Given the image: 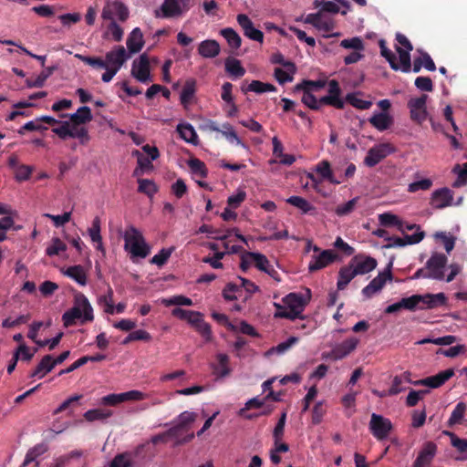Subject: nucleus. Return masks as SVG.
I'll use <instances>...</instances> for the list:
<instances>
[{"label": "nucleus", "mask_w": 467, "mask_h": 467, "mask_svg": "<svg viewBox=\"0 0 467 467\" xmlns=\"http://www.w3.org/2000/svg\"><path fill=\"white\" fill-rule=\"evenodd\" d=\"M198 414L193 411H183L178 416V421L175 425L166 431L154 435L150 442L154 445L160 442H167V438H174V446H181L191 442L195 434L192 431V424L197 420Z\"/></svg>", "instance_id": "1"}, {"label": "nucleus", "mask_w": 467, "mask_h": 467, "mask_svg": "<svg viewBox=\"0 0 467 467\" xmlns=\"http://www.w3.org/2000/svg\"><path fill=\"white\" fill-rule=\"evenodd\" d=\"M81 317L83 318L82 323L94 319L93 308L90 303L82 293L78 292L74 296V306L62 316L63 325L68 327L75 324L76 319Z\"/></svg>", "instance_id": "2"}, {"label": "nucleus", "mask_w": 467, "mask_h": 467, "mask_svg": "<svg viewBox=\"0 0 467 467\" xmlns=\"http://www.w3.org/2000/svg\"><path fill=\"white\" fill-rule=\"evenodd\" d=\"M124 248L133 257L145 258L150 253V246L146 244L140 232L133 225L129 226L124 235Z\"/></svg>", "instance_id": "3"}, {"label": "nucleus", "mask_w": 467, "mask_h": 467, "mask_svg": "<svg viewBox=\"0 0 467 467\" xmlns=\"http://www.w3.org/2000/svg\"><path fill=\"white\" fill-rule=\"evenodd\" d=\"M190 9V0H164L160 9L154 11L156 17H178Z\"/></svg>", "instance_id": "4"}, {"label": "nucleus", "mask_w": 467, "mask_h": 467, "mask_svg": "<svg viewBox=\"0 0 467 467\" xmlns=\"http://www.w3.org/2000/svg\"><path fill=\"white\" fill-rule=\"evenodd\" d=\"M392 264L389 263L387 268L380 272L369 284L362 289V294L366 298H370L376 293L379 292L388 280H392L391 273Z\"/></svg>", "instance_id": "5"}, {"label": "nucleus", "mask_w": 467, "mask_h": 467, "mask_svg": "<svg viewBox=\"0 0 467 467\" xmlns=\"http://www.w3.org/2000/svg\"><path fill=\"white\" fill-rule=\"evenodd\" d=\"M130 74L141 83L151 80L150 57L147 53H142L138 59L133 61Z\"/></svg>", "instance_id": "6"}, {"label": "nucleus", "mask_w": 467, "mask_h": 467, "mask_svg": "<svg viewBox=\"0 0 467 467\" xmlns=\"http://www.w3.org/2000/svg\"><path fill=\"white\" fill-rule=\"evenodd\" d=\"M114 15L118 16L120 22H125L130 12L126 5L120 1H107L101 13L102 19L114 20Z\"/></svg>", "instance_id": "7"}, {"label": "nucleus", "mask_w": 467, "mask_h": 467, "mask_svg": "<svg viewBox=\"0 0 467 467\" xmlns=\"http://www.w3.org/2000/svg\"><path fill=\"white\" fill-rule=\"evenodd\" d=\"M427 99L428 95L422 94L420 97L410 99L408 101L410 119L418 124H421L428 117L426 109Z\"/></svg>", "instance_id": "8"}, {"label": "nucleus", "mask_w": 467, "mask_h": 467, "mask_svg": "<svg viewBox=\"0 0 467 467\" xmlns=\"http://www.w3.org/2000/svg\"><path fill=\"white\" fill-rule=\"evenodd\" d=\"M369 429L378 440H384L392 430V423L389 419L373 413L369 422Z\"/></svg>", "instance_id": "9"}, {"label": "nucleus", "mask_w": 467, "mask_h": 467, "mask_svg": "<svg viewBox=\"0 0 467 467\" xmlns=\"http://www.w3.org/2000/svg\"><path fill=\"white\" fill-rule=\"evenodd\" d=\"M447 264V257L443 254L434 253L426 263L428 275L436 280L444 278V268Z\"/></svg>", "instance_id": "10"}, {"label": "nucleus", "mask_w": 467, "mask_h": 467, "mask_svg": "<svg viewBox=\"0 0 467 467\" xmlns=\"http://www.w3.org/2000/svg\"><path fill=\"white\" fill-rule=\"evenodd\" d=\"M392 152H394V148L389 143H383L373 147L368 150L364 159V163L368 167H374Z\"/></svg>", "instance_id": "11"}, {"label": "nucleus", "mask_w": 467, "mask_h": 467, "mask_svg": "<svg viewBox=\"0 0 467 467\" xmlns=\"http://www.w3.org/2000/svg\"><path fill=\"white\" fill-rule=\"evenodd\" d=\"M349 265L352 266L357 275H366L374 270L378 265V262L374 257L359 254L351 259Z\"/></svg>", "instance_id": "12"}, {"label": "nucleus", "mask_w": 467, "mask_h": 467, "mask_svg": "<svg viewBox=\"0 0 467 467\" xmlns=\"http://www.w3.org/2000/svg\"><path fill=\"white\" fill-rule=\"evenodd\" d=\"M308 298L306 299L302 295L290 293L284 298V303L292 311L296 313V317L304 319L305 317L302 315L306 306L308 304L310 299V290L307 289Z\"/></svg>", "instance_id": "13"}, {"label": "nucleus", "mask_w": 467, "mask_h": 467, "mask_svg": "<svg viewBox=\"0 0 467 467\" xmlns=\"http://www.w3.org/2000/svg\"><path fill=\"white\" fill-rule=\"evenodd\" d=\"M339 256L333 250L327 249L320 252L318 255H314L309 263L308 271L310 273L325 268L333 262L339 260Z\"/></svg>", "instance_id": "14"}, {"label": "nucleus", "mask_w": 467, "mask_h": 467, "mask_svg": "<svg viewBox=\"0 0 467 467\" xmlns=\"http://www.w3.org/2000/svg\"><path fill=\"white\" fill-rule=\"evenodd\" d=\"M437 453V445L433 441H427L418 453L412 467H430Z\"/></svg>", "instance_id": "15"}, {"label": "nucleus", "mask_w": 467, "mask_h": 467, "mask_svg": "<svg viewBox=\"0 0 467 467\" xmlns=\"http://www.w3.org/2000/svg\"><path fill=\"white\" fill-rule=\"evenodd\" d=\"M453 375V368H448L439 372L434 376L427 377L425 379L414 381L413 384L416 386H426L431 389H437L441 387Z\"/></svg>", "instance_id": "16"}, {"label": "nucleus", "mask_w": 467, "mask_h": 467, "mask_svg": "<svg viewBox=\"0 0 467 467\" xmlns=\"http://www.w3.org/2000/svg\"><path fill=\"white\" fill-rule=\"evenodd\" d=\"M453 192L447 187L441 188L431 193L430 204L434 209H443L451 205Z\"/></svg>", "instance_id": "17"}, {"label": "nucleus", "mask_w": 467, "mask_h": 467, "mask_svg": "<svg viewBox=\"0 0 467 467\" xmlns=\"http://www.w3.org/2000/svg\"><path fill=\"white\" fill-rule=\"evenodd\" d=\"M237 22L244 30V36L252 40L258 41L260 43L264 40V33L254 26L251 19L244 14L237 16Z\"/></svg>", "instance_id": "18"}, {"label": "nucleus", "mask_w": 467, "mask_h": 467, "mask_svg": "<svg viewBox=\"0 0 467 467\" xmlns=\"http://www.w3.org/2000/svg\"><path fill=\"white\" fill-rule=\"evenodd\" d=\"M358 344V340L355 337L348 338L341 344L336 346L330 352L329 356L334 360L342 359L354 351Z\"/></svg>", "instance_id": "19"}, {"label": "nucleus", "mask_w": 467, "mask_h": 467, "mask_svg": "<svg viewBox=\"0 0 467 467\" xmlns=\"http://www.w3.org/2000/svg\"><path fill=\"white\" fill-rule=\"evenodd\" d=\"M128 57L129 56L127 55L125 48L122 46H118L113 50L106 54L105 62L108 66L110 65V67L119 70Z\"/></svg>", "instance_id": "20"}, {"label": "nucleus", "mask_w": 467, "mask_h": 467, "mask_svg": "<svg viewBox=\"0 0 467 467\" xmlns=\"http://www.w3.org/2000/svg\"><path fill=\"white\" fill-rule=\"evenodd\" d=\"M189 325L204 338L205 342L213 340L211 326L204 321L202 313L200 312L199 317H194L192 320H190Z\"/></svg>", "instance_id": "21"}, {"label": "nucleus", "mask_w": 467, "mask_h": 467, "mask_svg": "<svg viewBox=\"0 0 467 467\" xmlns=\"http://www.w3.org/2000/svg\"><path fill=\"white\" fill-rule=\"evenodd\" d=\"M424 236H425L424 232H416L415 234H410V235L406 234L404 238L388 237L387 240L393 241V243L385 245L384 247H386V248H391L394 246L402 247L407 244H419L420 242H421L423 240Z\"/></svg>", "instance_id": "22"}, {"label": "nucleus", "mask_w": 467, "mask_h": 467, "mask_svg": "<svg viewBox=\"0 0 467 467\" xmlns=\"http://www.w3.org/2000/svg\"><path fill=\"white\" fill-rule=\"evenodd\" d=\"M220 45L216 40L207 39L200 43L198 53L205 58H213L220 54Z\"/></svg>", "instance_id": "23"}, {"label": "nucleus", "mask_w": 467, "mask_h": 467, "mask_svg": "<svg viewBox=\"0 0 467 467\" xmlns=\"http://www.w3.org/2000/svg\"><path fill=\"white\" fill-rule=\"evenodd\" d=\"M143 34L139 27L134 28L127 38V47L131 54L138 53L144 46Z\"/></svg>", "instance_id": "24"}, {"label": "nucleus", "mask_w": 467, "mask_h": 467, "mask_svg": "<svg viewBox=\"0 0 467 467\" xmlns=\"http://www.w3.org/2000/svg\"><path fill=\"white\" fill-rule=\"evenodd\" d=\"M55 367L56 366L53 363V357L51 355H46L42 358V359L37 364L36 368L30 372L29 378L37 377L39 379H42Z\"/></svg>", "instance_id": "25"}, {"label": "nucleus", "mask_w": 467, "mask_h": 467, "mask_svg": "<svg viewBox=\"0 0 467 467\" xmlns=\"http://www.w3.org/2000/svg\"><path fill=\"white\" fill-rule=\"evenodd\" d=\"M58 67L57 65L46 67L37 78L33 80L31 78L26 79V86L29 88H42L45 85L46 80L56 71Z\"/></svg>", "instance_id": "26"}, {"label": "nucleus", "mask_w": 467, "mask_h": 467, "mask_svg": "<svg viewBox=\"0 0 467 467\" xmlns=\"http://www.w3.org/2000/svg\"><path fill=\"white\" fill-rule=\"evenodd\" d=\"M368 120L374 128L380 131L388 130L393 123L392 117L385 112L373 115Z\"/></svg>", "instance_id": "27"}, {"label": "nucleus", "mask_w": 467, "mask_h": 467, "mask_svg": "<svg viewBox=\"0 0 467 467\" xmlns=\"http://www.w3.org/2000/svg\"><path fill=\"white\" fill-rule=\"evenodd\" d=\"M218 365H213V373L217 378L223 379L230 375L231 368L229 367V357L224 353H219L216 356Z\"/></svg>", "instance_id": "28"}, {"label": "nucleus", "mask_w": 467, "mask_h": 467, "mask_svg": "<svg viewBox=\"0 0 467 467\" xmlns=\"http://www.w3.org/2000/svg\"><path fill=\"white\" fill-rule=\"evenodd\" d=\"M355 276L357 274L349 264L341 267L338 271L337 290H344Z\"/></svg>", "instance_id": "29"}, {"label": "nucleus", "mask_w": 467, "mask_h": 467, "mask_svg": "<svg viewBox=\"0 0 467 467\" xmlns=\"http://www.w3.org/2000/svg\"><path fill=\"white\" fill-rule=\"evenodd\" d=\"M91 110L88 106H82L78 109L77 112L70 115V122L74 126H79L92 120Z\"/></svg>", "instance_id": "30"}, {"label": "nucleus", "mask_w": 467, "mask_h": 467, "mask_svg": "<svg viewBox=\"0 0 467 467\" xmlns=\"http://www.w3.org/2000/svg\"><path fill=\"white\" fill-rule=\"evenodd\" d=\"M196 92V80L192 78H188L184 86L182 88V90L181 92L180 100L181 103L186 107L192 99L193 98L194 94Z\"/></svg>", "instance_id": "31"}, {"label": "nucleus", "mask_w": 467, "mask_h": 467, "mask_svg": "<svg viewBox=\"0 0 467 467\" xmlns=\"http://www.w3.org/2000/svg\"><path fill=\"white\" fill-rule=\"evenodd\" d=\"M177 131L179 132L180 137L186 142L192 145L198 144V136L194 128L191 124H179L177 126Z\"/></svg>", "instance_id": "32"}, {"label": "nucleus", "mask_w": 467, "mask_h": 467, "mask_svg": "<svg viewBox=\"0 0 467 467\" xmlns=\"http://www.w3.org/2000/svg\"><path fill=\"white\" fill-rule=\"evenodd\" d=\"M241 89L244 94L249 91L260 94L268 91H275L276 88L273 84L253 80L247 87L242 86Z\"/></svg>", "instance_id": "33"}, {"label": "nucleus", "mask_w": 467, "mask_h": 467, "mask_svg": "<svg viewBox=\"0 0 467 467\" xmlns=\"http://www.w3.org/2000/svg\"><path fill=\"white\" fill-rule=\"evenodd\" d=\"M138 192L152 198L159 191L157 184L149 179H138Z\"/></svg>", "instance_id": "34"}, {"label": "nucleus", "mask_w": 467, "mask_h": 467, "mask_svg": "<svg viewBox=\"0 0 467 467\" xmlns=\"http://www.w3.org/2000/svg\"><path fill=\"white\" fill-rule=\"evenodd\" d=\"M225 70L234 78H241L245 74V69L241 61L236 58L228 57L225 60Z\"/></svg>", "instance_id": "35"}, {"label": "nucleus", "mask_w": 467, "mask_h": 467, "mask_svg": "<svg viewBox=\"0 0 467 467\" xmlns=\"http://www.w3.org/2000/svg\"><path fill=\"white\" fill-rule=\"evenodd\" d=\"M65 275L74 279L81 285H85L87 284V275L82 265H78L69 266L66 270Z\"/></svg>", "instance_id": "36"}, {"label": "nucleus", "mask_w": 467, "mask_h": 467, "mask_svg": "<svg viewBox=\"0 0 467 467\" xmlns=\"http://www.w3.org/2000/svg\"><path fill=\"white\" fill-rule=\"evenodd\" d=\"M112 416V411L104 409H93L84 413L87 421L103 420Z\"/></svg>", "instance_id": "37"}, {"label": "nucleus", "mask_w": 467, "mask_h": 467, "mask_svg": "<svg viewBox=\"0 0 467 467\" xmlns=\"http://www.w3.org/2000/svg\"><path fill=\"white\" fill-rule=\"evenodd\" d=\"M286 202L300 209L303 213H308L315 210V207L308 201L300 196H291L286 199Z\"/></svg>", "instance_id": "38"}, {"label": "nucleus", "mask_w": 467, "mask_h": 467, "mask_svg": "<svg viewBox=\"0 0 467 467\" xmlns=\"http://www.w3.org/2000/svg\"><path fill=\"white\" fill-rule=\"evenodd\" d=\"M316 171L318 172L323 179L327 180L333 184H339L341 182L334 178L331 171V166L328 161H322L316 168Z\"/></svg>", "instance_id": "39"}, {"label": "nucleus", "mask_w": 467, "mask_h": 467, "mask_svg": "<svg viewBox=\"0 0 467 467\" xmlns=\"http://www.w3.org/2000/svg\"><path fill=\"white\" fill-rule=\"evenodd\" d=\"M379 45L380 47L381 56L386 58L390 67L393 70H399L400 65L399 62L397 61L395 54L386 47V43L383 39L379 40Z\"/></svg>", "instance_id": "40"}, {"label": "nucleus", "mask_w": 467, "mask_h": 467, "mask_svg": "<svg viewBox=\"0 0 467 467\" xmlns=\"http://www.w3.org/2000/svg\"><path fill=\"white\" fill-rule=\"evenodd\" d=\"M221 35L226 39L231 47L237 49L241 47L242 39L233 28L227 27L222 29Z\"/></svg>", "instance_id": "41"}, {"label": "nucleus", "mask_w": 467, "mask_h": 467, "mask_svg": "<svg viewBox=\"0 0 467 467\" xmlns=\"http://www.w3.org/2000/svg\"><path fill=\"white\" fill-rule=\"evenodd\" d=\"M467 406L464 402H459L453 410L449 420L448 425L450 427L461 423L464 417Z\"/></svg>", "instance_id": "42"}, {"label": "nucleus", "mask_w": 467, "mask_h": 467, "mask_svg": "<svg viewBox=\"0 0 467 467\" xmlns=\"http://www.w3.org/2000/svg\"><path fill=\"white\" fill-rule=\"evenodd\" d=\"M326 86L324 80H303L295 86L294 91H300L301 89H308L309 91L318 90Z\"/></svg>", "instance_id": "43"}, {"label": "nucleus", "mask_w": 467, "mask_h": 467, "mask_svg": "<svg viewBox=\"0 0 467 467\" xmlns=\"http://www.w3.org/2000/svg\"><path fill=\"white\" fill-rule=\"evenodd\" d=\"M396 51L398 52L400 58V69L406 73L410 72L411 68L410 51L404 50L402 47L398 46L396 47Z\"/></svg>", "instance_id": "44"}, {"label": "nucleus", "mask_w": 467, "mask_h": 467, "mask_svg": "<svg viewBox=\"0 0 467 467\" xmlns=\"http://www.w3.org/2000/svg\"><path fill=\"white\" fill-rule=\"evenodd\" d=\"M246 254L254 262L255 267L262 272L266 271V268L270 265L269 260L263 254L255 252H246Z\"/></svg>", "instance_id": "45"}, {"label": "nucleus", "mask_w": 467, "mask_h": 467, "mask_svg": "<svg viewBox=\"0 0 467 467\" xmlns=\"http://www.w3.org/2000/svg\"><path fill=\"white\" fill-rule=\"evenodd\" d=\"M313 5L315 7H321L319 10L321 15L323 13L337 14L340 11L339 6L332 1L315 0Z\"/></svg>", "instance_id": "46"}, {"label": "nucleus", "mask_w": 467, "mask_h": 467, "mask_svg": "<svg viewBox=\"0 0 467 467\" xmlns=\"http://www.w3.org/2000/svg\"><path fill=\"white\" fill-rule=\"evenodd\" d=\"M175 250L174 246H171L170 248H162L159 254H155L151 260L150 263L154 264L158 266L164 265L169 258L171 257L172 252Z\"/></svg>", "instance_id": "47"}, {"label": "nucleus", "mask_w": 467, "mask_h": 467, "mask_svg": "<svg viewBox=\"0 0 467 467\" xmlns=\"http://www.w3.org/2000/svg\"><path fill=\"white\" fill-rule=\"evenodd\" d=\"M33 171V166L21 164L15 170V180L18 182L27 181L30 179Z\"/></svg>", "instance_id": "48"}, {"label": "nucleus", "mask_w": 467, "mask_h": 467, "mask_svg": "<svg viewBox=\"0 0 467 467\" xmlns=\"http://www.w3.org/2000/svg\"><path fill=\"white\" fill-rule=\"evenodd\" d=\"M188 166L193 173L199 174L202 178H206L208 175L207 168L203 161L197 158H192L188 161Z\"/></svg>", "instance_id": "49"}, {"label": "nucleus", "mask_w": 467, "mask_h": 467, "mask_svg": "<svg viewBox=\"0 0 467 467\" xmlns=\"http://www.w3.org/2000/svg\"><path fill=\"white\" fill-rule=\"evenodd\" d=\"M171 315L181 320L187 321V323L190 324V320H192L194 317H199L200 312L175 307L171 310Z\"/></svg>", "instance_id": "50"}, {"label": "nucleus", "mask_w": 467, "mask_h": 467, "mask_svg": "<svg viewBox=\"0 0 467 467\" xmlns=\"http://www.w3.org/2000/svg\"><path fill=\"white\" fill-rule=\"evenodd\" d=\"M346 101L351 106L358 109H368L372 106V102L369 100H363L357 98L355 93H348L346 96Z\"/></svg>", "instance_id": "51"}, {"label": "nucleus", "mask_w": 467, "mask_h": 467, "mask_svg": "<svg viewBox=\"0 0 467 467\" xmlns=\"http://www.w3.org/2000/svg\"><path fill=\"white\" fill-rule=\"evenodd\" d=\"M67 250V245L58 238L54 237L52 239V244L49 245L47 250L46 254L48 256H54L59 254L61 252H64Z\"/></svg>", "instance_id": "52"}, {"label": "nucleus", "mask_w": 467, "mask_h": 467, "mask_svg": "<svg viewBox=\"0 0 467 467\" xmlns=\"http://www.w3.org/2000/svg\"><path fill=\"white\" fill-rule=\"evenodd\" d=\"M317 105H318V109L324 105H329L336 109H344L345 102L343 99H337L336 98H334L332 96L327 95V96H324V97L320 98L319 99H317Z\"/></svg>", "instance_id": "53"}, {"label": "nucleus", "mask_w": 467, "mask_h": 467, "mask_svg": "<svg viewBox=\"0 0 467 467\" xmlns=\"http://www.w3.org/2000/svg\"><path fill=\"white\" fill-rule=\"evenodd\" d=\"M425 304L427 305L428 308H434L438 305L442 306L446 303V296L443 293H439L436 295L427 294L425 295Z\"/></svg>", "instance_id": "54"}, {"label": "nucleus", "mask_w": 467, "mask_h": 467, "mask_svg": "<svg viewBox=\"0 0 467 467\" xmlns=\"http://www.w3.org/2000/svg\"><path fill=\"white\" fill-rule=\"evenodd\" d=\"M101 221L99 216H96L93 219L92 226L88 228V232L89 234V237L92 242H100L102 240V236L100 234L101 230Z\"/></svg>", "instance_id": "55"}, {"label": "nucleus", "mask_w": 467, "mask_h": 467, "mask_svg": "<svg viewBox=\"0 0 467 467\" xmlns=\"http://www.w3.org/2000/svg\"><path fill=\"white\" fill-rule=\"evenodd\" d=\"M379 220L381 225L389 226V225H398L399 229L403 231L402 223L399 220L398 216L389 213H385L379 214Z\"/></svg>", "instance_id": "56"}, {"label": "nucleus", "mask_w": 467, "mask_h": 467, "mask_svg": "<svg viewBox=\"0 0 467 467\" xmlns=\"http://www.w3.org/2000/svg\"><path fill=\"white\" fill-rule=\"evenodd\" d=\"M454 172H458V178L452 183L453 188H459L462 185L467 184V162L463 164V169H460V165L457 164L453 168Z\"/></svg>", "instance_id": "57"}, {"label": "nucleus", "mask_w": 467, "mask_h": 467, "mask_svg": "<svg viewBox=\"0 0 467 467\" xmlns=\"http://www.w3.org/2000/svg\"><path fill=\"white\" fill-rule=\"evenodd\" d=\"M162 304L166 306H192V301L191 298L184 296H175L168 299H163Z\"/></svg>", "instance_id": "58"}, {"label": "nucleus", "mask_w": 467, "mask_h": 467, "mask_svg": "<svg viewBox=\"0 0 467 467\" xmlns=\"http://www.w3.org/2000/svg\"><path fill=\"white\" fill-rule=\"evenodd\" d=\"M434 238L436 240L441 241L447 253H450L454 248V244H455V237L454 236H452V235L448 236L443 232H438L434 234Z\"/></svg>", "instance_id": "59"}, {"label": "nucleus", "mask_w": 467, "mask_h": 467, "mask_svg": "<svg viewBox=\"0 0 467 467\" xmlns=\"http://www.w3.org/2000/svg\"><path fill=\"white\" fill-rule=\"evenodd\" d=\"M300 91H303L302 103L313 110H318L317 99L313 95L312 91L308 89H301Z\"/></svg>", "instance_id": "60"}, {"label": "nucleus", "mask_w": 467, "mask_h": 467, "mask_svg": "<svg viewBox=\"0 0 467 467\" xmlns=\"http://www.w3.org/2000/svg\"><path fill=\"white\" fill-rule=\"evenodd\" d=\"M358 200V197H355V198L349 200L348 202H347L346 203L338 205L335 210L336 214L338 216H344V215H347V214L352 213L356 206Z\"/></svg>", "instance_id": "61"}, {"label": "nucleus", "mask_w": 467, "mask_h": 467, "mask_svg": "<svg viewBox=\"0 0 467 467\" xmlns=\"http://www.w3.org/2000/svg\"><path fill=\"white\" fill-rule=\"evenodd\" d=\"M61 124L57 128H53L52 131L57 134L61 140H66L67 138H69V136L72 135L71 133V127L72 124H70L69 121H60Z\"/></svg>", "instance_id": "62"}, {"label": "nucleus", "mask_w": 467, "mask_h": 467, "mask_svg": "<svg viewBox=\"0 0 467 467\" xmlns=\"http://www.w3.org/2000/svg\"><path fill=\"white\" fill-rule=\"evenodd\" d=\"M132 155L137 157V163L141 171L145 170H151L153 168V165L151 163L152 160H150V158L149 157H145L138 150H135L132 152Z\"/></svg>", "instance_id": "63"}, {"label": "nucleus", "mask_w": 467, "mask_h": 467, "mask_svg": "<svg viewBox=\"0 0 467 467\" xmlns=\"http://www.w3.org/2000/svg\"><path fill=\"white\" fill-rule=\"evenodd\" d=\"M109 467H132V462L128 458V454L119 453L113 458Z\"/></svg>", "instance_id": "64"}]
</instances>
